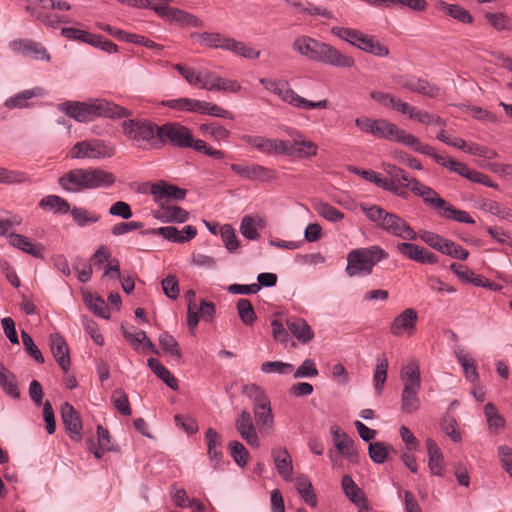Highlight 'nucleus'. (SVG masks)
<instances>
[{"label": "nucleus", "instance_id": "63", "mask_svg": "<svg viewBox=\"0 0 512 512\" xmlns=\"http://www.w3.org/2000/svg\"><path fill=\"white\" fill-rule=\"evenodd\" d=\"M352 171L355 173L361 175L365 180L372 182L376 184L378 187H381L385 190H389V187L391 186L393 181H389L386 178H381L376 172L373 170H358L354 168Z\"/></svg>", "mask_w": 512, "mask_h": 512}, {"label": "nucleus", "instance_id": "22", "mask_svg": "<svg viewBox=\"0 0 512 512\" xmlns=\"http://www.w3.org/2000/svg\"><path fill=\"white\" fill-rule=\"evenodd\" d=\"M49 344L56 362L64 372H67L70 365V357L66 341L58 333H54L49 337Z\"/></svg>", "mask_w": 512, "mask_h": 512}, {"label": "nucleus", "instance_id": "16", "mask_svg": "<svg viewBox=\"0 0 512 512\" xmlns=\"http://www.w3.org/2000/svg\"><path fill=\"white\" fill-rule=\"evenodd\" d=\"M330 433L339 454L347 458L350 462H357L358 453L355 448L354 441L345 432H343L338 425L331 426Z\"/></svg>", "mask_w": 512, "mask_h": 512}, {"label": "nucleus", "instance_id": "60", "mask_svg": "<svg viewBox=\"0 0 512 512\" xmlns=\"http://www.w3.org/2000/svg\"><path fill=\"white\" fill-rule=\"evenodd\" d=\"M294 367L290 363L282 361H269L261 365V370L264 373H278L281 375L289 374L293 371Z\"/></svg>", "mask_w": 512, "mask_h": 512}, {"label": "nucleus", "instance_id": "2", "mask_svg": "<svg viewBox=\"0 0 512 512\" xmlns=\"http://www.w3.org/2000/svg\"><path fill=\"white\" fill-rule=\"evenodd\" d=\"M292 49L309 60L339 68H351L355 64L352 57L343 54L330 44L305 35L295 38Z\"/></svg>", "mask_w": 512, "mask_h": 512}, {"label": "nucleus", "instance_id": "21", "mask_svg": "<svg viewBox=\"0 0 512 512\" xmlns=\"http://www.w3.org/2000/svg\"><path fill=\"white\" fill-rule=\"evenodd\" d=\"M399 143L413 148L414 151L420 154L431 157L439 165L445 164V156L438 154L434 147L421 143L416 136L406 132L405 130L403 131V135L401 136Z\"/></svg>", "mask_w": 512, "mask_h": 512}, {"label": "nucleus", "instance_id": "18", "mask_svg": "<svg viewBox=\"0 0 512 512\" xmlns=\"http://www.w3.org/2000/svg\"><path fill=\"white\" fill-rule=\"evenodd\" d=\"M88 169H73L58 180L59 185L66 191L76 192L88 189Z\"/></svg>", "mask_w": 512, "mask_h": 512}, {"label": "nucleus", "instance_id": "5", "mask_svg": "<svg viewBox=\"0 0 512 512\" xmlns=\"http://www.w3.org/2000/svg\"><path fill=\"white\" fill-rule=\"evenodd\" d=\"M122 130L128 139L136 143L145 142L153 147H157L159 125L147 119L124 120Z\"/></svg>", "mask_w": 512, "mask_h": 512}, {"label": "nucleus", "instance_id": "3", "mask_svg": "<svg viewBox=\"0 0 512 512\" xmlns=\"http://www.w3.org/2000/svg\"><path fill=\"white\" fill-rule=\"evenodd\" d=\"M359 207L371 222L386 233L410 241L417 238L413 228L397 214L388 212L378 205L360 203Z\"/></svg>", "mask_w": 512, "mask_h": 512}, {"label": "nucleus", "instance_id": "37", "mask_svg": "<svg viewBox=\"0 0 512 512\" xmlns=\"http://www.w3.org/2000/svg\"><path fill=\"white\" fill-rule=\"evenodd\" d=\"M295 488L301 498L310 506L317 505V497L314 493L313 486L309 478L305 475H299L295 478Z\"/></svg>", "mask_w": 512, "mask_h": 512}, {"label": "nucleus", "instance_id": "17", "mask_svg": "<svg viewBox=\"0 0 512 512\" xmlns=\"http://www.w3.org/2000/svg\"><path fill=\"white\" fill-rule=\"evenodd\" d=\"M409 189L415 195L421 197L423 202L438 210V213L446 205V201L431 187L424 185L418 179L409 181Z\"/></svg>", "mask_w": 512, "mask_h": 512}, {"label": "nucleus", "instance_id": "64", "mask_svg": "<svg viewBox=\"0 0 512 512\" xmlns=\"http://www.w3.org/2000/svg\"><path fill=\"white\" fill-rule=\"evenodd\" d=\"M442 431L454 442L461 440V434L457 430V422L452 416H445L441 421Z\"/></svg>", "mask_w": 512, "mask_h": 512}, {"label": "nucleus", "instance_id": "14", "mask_svg": "<svg viewBox=\"0 0 512 512\" xmlns=\"http://www.w3.org/2000/svg\"><path fill=\"white\" fill-rule=\"evenodd\" d=\"M13 51L34 60L50 61L51 57L46 48L40 43L29 39L15 40L10 43Z\"/></svg>", "mask_w": 512, "mask_h": 512}, {"label": "nucleus", "instance_id": "24", "mask_svg": "<svg viewBox=\"0 0 512 512\" xmlns=\"http://www.w3.org/2000/svg\"><path fill=\"white\" fill-rule=\"evenodd\" d=\"M400 379L403 383V388L421 389V373L419 362L411 358L409 359L400 370Z\"/></svg>", "mask_w": 512, "mask_h": 512}, {"label": "nucleus", "instance_id": "33", "mask_svg": "<svg viewBox=\"0 0 512 512\" xmlns=\"http://www.w3.org/2000/svg\"><path fill=\"white\" fill-rule=\"evenodd\" d=\"M421 389L403 388L401 393V411L405 414H412L419 410L421 402L419 392Z\"/></svg>", "mask_w": 512, "mask_h": 512}, {"label": "nucleus", "instance_id": "7", "mask_svg": "<svg viewBox=\"0 0 512 512\" xmlns=\"http://www.w3.org/2000/svg\"><path fill=\"white\" fill-rule=\"evenodd\" d=\"M192 140V133L186 127L176 122H168L159 126L157 147L170 144L177 148H188Z\"/></svg>", "mask_w": 512, "mask_h": 512}, {"label": "nucleus", "instance_id": "35", "mask_svg": "<svg viewBox=\"0 0 512 512\" xmlns=\"http://www.w3.org/2000/svg\"><path fill=\"white\" fill-rule=\"evenodd\" d=\"M147 365L153 373L160 378L172 390H178V381L172 373L157 359L149 358Z\"/></svg>", "mask_w": 512, "mask_h": 512}, {"label": "nucleus", "instance_id": "28", "mask_svg": "<svg viewBox=\"0 0 512 512\" xmlns=\"http://www.w3.org/2000/svg\"><path fill=\"white\" fill-rule=\"evenodd\" d=\"M341 485L345 495L360 509L368 510V501L364 492L356 485L350 475L342 477Z\"/></svg>", "mask_w": 512, "mask_h": 512}, {"label": "nucleus", "instance_id": "32", "mask_svg": "<svg viewBox=\"0 0 512 512\" xmlns=\"http://www.w3.org/2000/svg\"><path fill=\"white\" fill-rule=\"evenodd\" d=\"M88 179V189L109 187L115 183L114 175L100 168H89Z\"/></svg>", "mask_w": 512, "mask_h": 512}, {"label": "nucleus", "instance_id": "49", "mask_svg": "<svg viewBox=\"0 0 512 512\" xmlns=\"http://www.w3.org/2000/svg\"><path fill=\"white\" fill-rule=\"evenodd\" d=\"M29 180L26 173L18 170H10L0 167V184L13 185L22 184Z\"/></svg>", "mask_w": 512, "mask_h": 512}, {"label": "nucleus", "instance_id": "55", "mask_svg": "<svg viewBox=\"0 0 512 512\" xmlns=\"http://www.w3.org/2000/svg\"><path fill=\"white\" fill-rule=\"evenodd\" d=\"M390 448L384 442L369 443L368 454L374 463L382 464L386 460Z\"/></svg>", "mask_w": 512, "mask_h": 512}, {"label": "nucleus", "instance_id": "39", "mask_svg": "<svg viewBox=\"0 0 512 512\" xmlns=\"http://www.w3.org/2000/svg\"><path fill=\"white\" fill-rule=\"evenodd\" d=\"M242 393L248 396L253 402V409L270 406V400L264 390L256 384L244 385Z\"/></svg>", "mask_w": 512, "mask_h": 512}, {"label": "nucleus", "instance_id": "56", "mask_svg": "<svg viewBox=\"0 0 512 512\" xmlns=\"http://www.w3.org/2000/svg\"><path fill=\"white\" fill-rule=\"evenodd\" d=\"M112 403L115 409L124 416L131 415V407L128 396L122 389H116L112 395Z\"/></svg>", "mask_w": 512, "mask_h": 512}, {"label": "nucleus", "instance_id": "4", "mask_svg": "<svg viewBox=\"0 0 512 512\" xmlns=\"http://www.w3.org/2000/svg\"><path fill=\"white\" fill-rule=\"evenodd\" d=\"M386 258H388V253L378 245L354 249L347 255L345 272L350 277L370 275L373 267Z\"/></svg>", "mask_w": 512, "mask_h": 512}, {"label": "nucleus", "instance_id": "27", "mask_svg": "<svg viewBox=\"0 0 512 512\" xmlns=\"http://www.w3.org/2000/svg\"><path fill=\"white\" fill-rule=\"evenodd\" d=\"M8 240L13 247L35 258L43 259L44 247L40 243L34 244L28 237L17 233H9Z\"/></svg>", "mask_w": 512, "mask_h": 512}, {"label": "nucleus", "instance_id": "31", "mask_svg": "<svg viewBox=\"0 0 512 512\" xmlns=\"http://www.w3.org/2000/svg\"><path fill=\"white\" fill-rule=\"evenodd\" d=\"M428 454V466L431 474L441 476L443 471V455L436 442L428 438L426 440Z\"/></svg>", "mask_w": 512, "mask_h": 512}, {"label": "nucleus", "instance_id": "62", "mask_svg": "<svg viewBox=\"0 0 512 512\" xmlns=\"http://www.w3.org/2000/svg\"><path fill=\"white\" fill-rule=\"evenodd\" d=\"M21 338L26 352L38 363H44V357L34 343L32 337L24 330L21 331Z\"/></svg>", "mask_w": 512, "mask_h": 512}, {"label": "nucleus", "instance_id": "48", "mask_svg": "<svg viewBox=\"0 0 512 512\" xmlns=\"http://www.w3.org/2000/svg\"><path fill=\"white\" fill-rule=\"evenodd\" d=\"M253 413L260 430H270L273 428L274 418L271 405L253 409Z\"/></svg>", "mask_w": 512, "mask_h": 512}, {"label": "nucleus", "instance_id": "43", "mask_svg": "<svg viewBox=\"0 0 512 512\" xmlns=\"http://www.w3.org/2000/svg\"><path fill=\"white\" fill-rule=\"evenodd\" d=\"M441 217L446 219L455 220L460 223H468L473 224L474 220L471 216L463 210L456 209L453 205L446 201V205L443 206L442 210L439 212Z\"/></svg>", "mask_w": 512, "mask_h": 512}, {"label": "nucleus", "instance_id": "26", "mask_svg": "<svg viewBox=\"0 0 512 512\" xmlns=\"http://www.w3.org/2000/svg\"><path fill=\"white\" fill-rule=\"evenodd\" d=\"M205 440L207 443V454L212 463V467L218 469L223 458L221 437L216 430L209 428L205 433Z\"/></svg>", "mask_w": 512, "mask_h": 512}, {"label": "nucleus", "instance_id": "1", "mask_svg": "<svg viewBox=\"0 0 512 512\" xmlns=\"http://www.w3.org/2000/svg\"><path fill=\"white\" fill-rule=\"evenodd\" d=\"M58 110L81 123L92 122L100 117L116 120L132 115L129 109L102 98L64 101L58 104Z\"/></svg>", "mask_w": 512, "mask_h": 512}, {"label": "nucleus", "instance_id": "19", "mask_svg": "<svg viewBox=\"0 0 512 512\" xmlns=\"http://www.w3.org/2000/svg\"><path fill=\"white\" fill-rule=\"evenodd\" d=\"M418 320V315L415 309L407 308L397 315L390 325V332L394 336H400L403 332L411 335Z\"/></svg>", "mask_w": 512, "mask_h": 512}, {"label": "nucleus", "instance_id": "50", "mask_svg": "<svg viewBox=\"0 0 512 512\" xmlns=\"http://www.w3.org/2000/svg\"><path fill=\"white\" fill-rule=\"evenodd\" d=\"M163 222L184 223L189 218V213L179 206H168L164 209L163 216L158 217Z\"/></svg>", "mask_w": 512, "mask_h": 512}, {"label": "nucleus", "instance_id": "29", "mask_svg": "<svg viewBox=\"0 0 512 512\" xmlns=\"http://www.w3.org/2000/svg\"><path fill=\"white\" fill-rule=\"evenodd\" d=\"M272 457L279 475L285 480L290 481L293 475L292 459L287 449L277 448L272 450Z\"/></svg>", "mask_w": 512, "mask_h": 512}, {"label": "nucleus", "instance_id": "54", "mask_svg": "<svg viewBox=\"0 0 512 512\" xmlns=\"http://www.w3.org/2000/svg\"><path fill=\"white\" fill-rule=\"evenodd\" d=\"M199 82L197 85H200L202 89L212 91L216 90L218 84L221 81L220 76H218L216 73L208 70V69H202L199 71Z\"/></svg>", "mask_w": 512, "mask_h": 512}, {"label": "nucleus", "instance_id": "15", "mask_svg": "<svg viewBox=\"0 0 512 512\" xmlns=\"http://www.w3.org/2000/svg\"><path fill=\"white\" fill-rule=\"evenodd\" d=\"M235 429L247 444L255 448L260 446V440L257 435L256 427L248 410H242L240 412L238 418L235 421Z\"/></svg>", "mask_w": 512, "mask_h": 512}, {"label": "nucleus", "instance_id": "9", "mask_svg": "<svg viewBox=\"0 0 512 512\" xmlns=\"http://www.w3.org/2000/svg\"><path fill=\"white\" fill-rule=\"evenodd\" d=\"M230 169L249 181L268 183L275 181L278 177L274 169L255 163L231 164Z\"/></svg>", "mask_w": 512, "mask_h": 512}, {"label": "nucleus", "instance_id": "13", "mask_svg": "<svg viewBox=\"0 0 512 512\" xmlns=\"http://www.w3.org/2000/svg\"><path fill=\"white\" fill-rule=\"evenodd\" d=\"M396 83L403 89L410 92L419 93L429 98H435L439 95L440 89L424 79L415 76L399 77Z\"/></svg>", "mask_w": 512, "mask_h": 512}, {"label": "nucleus", "instance_id": "20", "mask_svg": "<svg viewBox=\"0 0 512 512\" xmlns=\"http://www.w3.org/2000/svg\"><path fill=\"white\" fill-rule=\"evenodd\" d=\"M61 416L63 424L65 425V428L68 431L70 438L75 441H80L82 423L78 415V412L74 409V407L71 404L65 402L61 407Z\"/></svg>", "mask_w": 512, "mask_h": 512}, {"label": "nucleus", "instance_id": "53", "mask_svg": "<svg viewBox=\"0 0 512 512\" xmlns=\"http://www.w3.org/2000/svg\"><path fill=\"white\" fill-rule=\"evenodd\" d=\"M159 343L163 351L178 359L181 358L182 352L179 348L178 342L172 335L167 332L160 334Z\"/></svg>", "mask_w": 512, "mask_h": 512}, {"label": "nucleus", "instance_id": "38", "mask_svg": "<svg viewBox=\"0 0 512 512\" xmlns=\"http://www.w3.org/2000/svg\"><path fill=\"white\" fill-rule=\"evenodd\" d=\"M39 207L51 210L56 214H67L70 211L68 201L57 195L45 196L40 200Z\"/></svg>", "mask_w": 512, "mask_h": 512}, {"label": "nucleus", "instance_id": "23", "mask_svg": "<svg viewBox=\"0 0 512 512\" xmlns=\"http://www.w3.org/2000/svg\"><path fill=\"white\" fill-rule=\"evenodd\" d=\"M151 194L156 202L162 203L165 199L183 200L186 197L187 190L160 181L151 186Z\"/></svg>", "mask_w": 512, "mask_h": 512}, {"label": "nucleus", "instance_id": "36", "mask_svg": "<svg viewBox=\"0 0 512 512\" xmlns=\"http://www.w3.org/2000/svg\"><path fill=\"white\" fill-rule=\"evenodd\" d=\"M190 36L197 39L201 45L214 49L220 48L225 50L226 40H228L227 36L216 32H194Z\"/></svg>", "mask_w": 512, "mask_h": 512}, {"label": "nucleus", "instance_id": "8", "mask_svg": "<svg viewBox=\"0 0 512 512\" xmlns=\"http://www.w3.org/2000/svg\"><path fill=\"white\" fill-rule=\"evenodd\" d=\"M115 147L102 140L82 141L76 143L72 148V158H110L115 155Z\"/></svg>", "mask_w": 512, "mask_h": 512}, {"label": "nucleus", "instance_id": "58", "mask_svg": "<svg viewBox=\"0 0 512 512\" xmlns=\"http://www.w3.org/2000/svg\"><path fill=\"white\" fill-rule=\"evenodd\" d=\"M221 238L229 252H234L239 247V240L231 225L225 224L221 227Z\"/></svg>", "mask_w": 512, "mask_h": 512}, {"label": "nucleus", "instance_id": "52", "mask_svg": "<svg viewBox=\"0 0 512 512\" xmlns=\"http://www.w3.org/2000/svg\"><path fill=\"white\" fill-rule=\"evenodd\" d=\"M441 9L447 15L451 16L452 18L462 23L472 22V16L470 15V13L459 5L441 3Z\"/></svg>", "mask_w": 512, "mask_h": 512}, {"label": "nucleus", "instance_id": "12", "mask_svg": "<svg viewBox=\"0 0 512 512\" xmlns=\"http://www.w3.org/2000/svg\"><path fill=\"white\" fill-rule=\"evenodd\" d=\"M274 94L279 96L284 102L297 108L326 109L329 104L327 99L314 102L301 97L293 89L290 88L289 83L286 81H283L281 85L278 86Z\"/></svg>", "mask_w": 512, "mask_h": 512}, {"label": "nucleus", "instance_id": "11", "mask_svg": "<svg viewBox=\"0 0 512 512\" xmlns=\"http://www.w3.org/2000/svg\"><path fill=\"white\" fill-rule=\"evenodd\" d=\"M274 94L279 96L284 102L297 108L326 109L329 104L327 99L314 102L301 97L293 89L290 88L289 83L286 81H283L281 85L278 86Z\"/></svg>", "mask_w": 512, "mask_h": 512}, {"label": "nucleus", "instance_id": "34", "mask_svg": "<svg viewBox=\"0 0 512 512\" xmlns=\"http://www.w3.org/2000/svg\"><path fill=\"white\" fill-rule=\"evenodd\" d=\"M0 386L5 394L18 399L20 391L15 375L10 372L2 363H0Z\"/></svg>", "mask_w": 512, "mask_h": 512}, {"label": "nucleus", "instance_id": "57", "mask_svg": "<svg viewBox=\"0 0 512 512\" xmlns=\"http://www.w3.org/2000/svg\"><path fill=\"white\" fill-rule=\"evenodd\" d=\"M440 252L459 260H466L469 256L468 250L448 239H446Z\"/></svg>", "mask_w": 512, "mask_h": 512}, {"label": "nucleus", "instance_id": "41", "mask_svg": "<svg viewBox=\"0 0 512 512\" xmlns=\"http://www.w3.org/2000/svg\"><path fill=\"white\" fill-rule=\"evenodd\" d=\"M71 216L75 224L79 227H84L99 221L100 216L94 212H90L89 210L83 207L74 206L70 208Z\"/></svg>", "mask_w": 512, "mask_h": 512}, {"label": "nucleus", "instance_id": "30", "mask_svg": "<svg viewBox=\"0 0 512 512\" xmlns=\"http://www.w3.org/2000/svg\"><path fill=\"white\" fill-rule=\"evenodd\" d=\"M286 326L289 332L302 344H306L313 339L314 333L311 327L302 318H288Z\"/></svg>", "mask_w": 512, "mask_h": 512}, {"label": "nucleus", "instance_id": "47", "mask_svg": "<svg viewBox=\"0 0 512 512\" xmlns=\"http://www.w3.org/2000/svg\"><path fill=\"white\" fill-rule=\"evenodd\" d=\"M317 213L329 222L337 223L344 219V214L327 202H319L315 206Z\"/></svg>", "mask_w": 512, "mask_h": 512}, {"label": "nucleus", "instance_id": "25", "mask_svg": "<svg viewBox=\"0 0 512 512\" xmlns=\"http://www.w3.org/2000/svg\"><path fill=\"white\" fill-rule=\"evenodd\" d=\"M45 91L41 87L23 90L8 99L4 105L8 109H23L30 107L29 100L44 96Z\"/></svg>", "mask_w": 512, "mask_h": 512}, {"label": "nucleus", "instance_id": "61", "mask_svg": "<svg viewBox=\"0 0 512 512\" xmlns=\"http://www.w3.org/2000/svg\"><path fill=\"white\" fill-rule=\"evenodd\" d=\"M319 372L313 359H305L303 363L295 370L294 378H312L318 376Z\"/></svg>", "mask_w": 512, "mask_h": 512}, {"label": "nucleus", "instance_id": "45", "mask_svg": "<svg viewBox=\"0 0 512 512\" xmlns=\"http://www.w3.org/2000/svg\"><path fill=\"white\" fill-rule=\"evenodd\" d=\"M237 312L243 324L251 326L256 321V313L251 302L248 299H239L236 305Z\"/></svg>", "mask_w": 512, "mask_h": 512}, {"label": "nucleus", "instance_id": "10", "mask_svg": "<svg viewBox=\"0 0 512 512\" xmlns=\"http://www.w3.org/2000/svg\"><path fill=\"white\" fill-rule=\"evenodd\" d=\"M130 3L137 8H149L164 20L182 23L184 12L178 8L170 7L167 0H130Z\"/></svg>", "mask_w": 512, "mask_h": 512}, {"label": "nucleus", "instance_id": "59", "mask_svg": "<svg viewBox=\"0 0 512 512\" xmlns=\"http://www.w3.org/2000/svg\"><path fill=\"white\" fill-rule=\"evenodd\" d=\"M200 131L204 134L210 135L217 140L227 139L230 135L229 130L216 122L201 124Z\"/></svg>", "mask_w": 512, "mask_h": 512}, {"label": "nucleus", "instance_id": "6", "mask_svg": "<svg viewBox=\"0 0 512 512\" xmlns=\"http://www.w3.org/2000/svg\"><path fill=\"white\" fill-rule=\"evenodd\" d=\"M355 124L365 133L395 142L400 141L404 131L385 119H371L366 116L357 118Z\"/></svg>", "mask_w": 512, "mask_h": 512}, {"label": "nucleus", "instance_id": "40", "mask_svg": "<svg viewBox=\"0 0 512 512\" xmlns=\"http://www.w3.org/2000/svg\"><path fill=\"white\" fill-rule=\"evenodd\" d=\"M225 50L247 59H257L260 56V51L230 37L226 40Z\"/></svg>", "mask_w": 512, "mask_h": 512}, {"label": "nucleus", "instance_id": "42", "mask_svg": "<svg viewBox=\"0 0 512 512\" xmlns=\"http://www.w3.org/2000/svg\"><path fill=\"white\" fill-rule=\"evenodd\" d=\"M241 140L246 144L256 148L261 153L272 154L273 139L264 136L243 135Z\"/></svg>", "mask_w": 512, "mask_h": 512}, {"label": "nucleus", "instance_id": "51", "mask_svg": "<svg viewBox=\"0 0 512 512\" xmlns=\"http://www.w3.org/2000/svg\"><path fill=\"white\" fill-rule=\"evenodd\" d=\"M228 449L230 451L231 457L238 466H246L248 462L249 453L241 442L236 440L230 441L228 444Z\"/></svg>", "mask_w": 512, "mask_h": 512}, {"label": "nucleus", "instance_id": "44", "mask_svg": "<svg viewBox=\"0 0 512 512\" xmlns=\"http://www.w3.org/2000/svg\"><path fill=\"white\" fill-rule=\"evenodd\" d=\"M388 361L385 357H378L373 382L377 394H381L387 380Z\"/></svg>", "mask_w": 512, "mask_h": 512}, {"label": "nucleus", "instance_id": "46", "mask_svg": "<svg viewBox=\"0 0 512 512\" xmlns=\"http://www.w3.org/2000/svg\"><path fill=\"white\" fill-rule=\"evenodd\" d=\"M456 357L465 372L466 379L472 383L478 381L479 374L476 369L475 360L463 354L462 350L456 352Z\"/></svg>", "mask_w": 512, "mask_h": 512}]
</instances>
